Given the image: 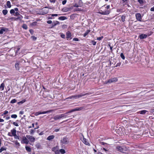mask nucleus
<instances>
[{
  "mask_svg": "<svg viewBox=\"0 0 154 154\" xmlns=\"http://www.w3.org/2000/svg\"><path fill=\"white\" fill-rule=\"evenodd\" d=\"M90 94L89 93H87L84 94H80L78 95H72L71 96L68 97H67L66 98L67 99H77L79 98L82 96H85L86 95H89Z\"/></svg>",
  "mask_w": 154,
  "mask_h": 154,
  "instance_id": "obj_1",
  "label": "nucleus"
},
{
  "mask_svg": "<svg viewBox=\"0 0 154 154\" xmlns=\"http://www.w3.org/2000/svg\"><path fill=\"white\" fill-rule=\"evenodd\" d=\"M60 141V143H62V144H67L69 143V142L68 138L65 137H64Z\"/></svg>",
  "mask_w": 154,
  "mask_h": 154,
  "instance_id": "obj_2",
  "label": "nucleus"
},
{
  "mask_svg": "<svg viewBox=\"0 0 154 154\" xmlns=\"http://www.w3.org/2000/svg\"><path fill=\"white\" fill-rule=\"evenodd\" d=\"M52 111V110H48L46 111H43V112H41L39 111L38 112H36L35 113V116H37L41 114H44L45 113H47L49 112H51Z\"/></svg>",
  "mask_w": 154,
  "mask_h": 154,
  "instance_id": "obj_3",
  "label": "nucleus"
},
{
  "mask_svg": "<svg viewBox=\"0 0 154 154\" xmlns=\"http://www.w3.org/2000/svg\"><path fill=\"white\" fill-rule=\"evenodd\" d=\"M118 79L117 78H111L109 79L106 82V83H110L113 82H117Z\"/></svg>",
  "mask_w": 154,
  "mask_h": 154,
  "instance_id": "obj_4",
  "label": "nucleus"
},
{
  "mask_svg": "<svg viewBox=\"0 0 154 154\" xmlns=\"http://www.w3.org/2000/svg\"><path fill=\"white\" fill-rule=\"evenodd\" d=\"M98 13L102 15H107L110 13V11L108 10H106L105 11H102V10H100Z\"/></svg>",
  "mask_w": 154,
  "mask_h": 154,
  "instance_id": "obj_5",
  "label": "nucleus"
},
{
  "mask_svg": "<svg viewBox=\"0 0 154 154\" xmlns=\"http://www.w3.org/2000/svg\"><path fill=\"white\" fill-rule=\"evenodd\" d=\"M23 17L22 15H20V16H19L18 17H11L9 19L10 20H22L23 18Z\"/></svg>",
  "mask_w": 154,
  "mask_h": 154,
  "instance_id": "obj_6",
  "label": "nucleus"
},
{
  "mask_svg": "<svg viewBox=\"0 0 154 154\" xmlns=\"http://www.w3.org/2000/svg\"><path fill=\"white\" fill-rule=\"evenodd\" d=\"M85 109V108L84 107L82 106L81 107H80L79 108H76L73 109H72V110L69 111V112H73L74 111H80L82 109Z\"/></svg>",
  "mask_w": 154,
  "mask_h": 154,
  "instance_id": "obj_7",
  "label": "nucleus"
},
{
  "mask_svg": "<svg viewBox=\"0 0 154 154\" xmlns=\"http://www.w3.org/2000/svg\"><path fill=\"white\" fill-rule=\"evenodd\" d=\"M26 137L31 142H34L35 141V138L32 136L27 135H26Z\"/></svg>",
  "mask_w": 154,
  "mask_h": 154,
  "instance_id": "obj_8",
  "label": "nucleus"
},
{
  "mask_svg": "<svg viewBox=\"0 0 154 154\" xmlns=\"http://www.w3.org/2000/svg\"><path fill=\"white\" fill-rule=\"evenodd\" d=\"M29 142L27 138L25 137H23L21 142L22 143L28 144Z\"/></svg>",
  "mask_w": 154,
  "mask_h": 154,
  "instance_id": "obj_9",
  "label": "nucleus"
},
{
  "mask_svg": "<svg viewBox=\"0 0 154 154\" xmlns=\"http://www.w3.org/2000/svg\"><path fill=\"white\" fill-rule=\"evenodd\" d=\"M136 19L139 21H141V14L139 13H137L135 15Z\"/></svg>",
  "mask_w": 154,
  "mask_h": 154,
  "instance_id": "obj_10",
  "label": "nucleus"
},
{
  "mask_svg": "<svg viewBox=\"0 0 154 154\" xmlns=\"http://www.w3.org/2000/svg\"><path fill=\"white\" fill-rule=\"evenodd\" d=\"M70 113V112H68L64 113L59 114L60 119L63 118H66L67 116V114Z\"/></svg>",
  "mask_w": 154,
  "mask_h": 154,
  "instance_id": "obj_11",
  "label": "nucleus"
},
{
  "mask_svg": "<svg viewBox=\"0 0 154 154\" xmlns=\"http://www.w3.org/2000/svg\"><path fill=\"white\" fill-rule=\"evenodd\" d=\"M60 22L58 21H54L52 24V26L51 28L54 27V26H56L57 25L59 24Z\"/></svg>",
  "mask_w": 154,
  "mask_h": 154,
  "instance_id": "obj_12",
  "label": "nucleus"
},
{
  "mask_svg": "<svg viewBox=\"0 0 154 154\" xmlns=\"http://www.w3.org/2000/svg\"><path fill=\"white\" fill-rule=\"evenodd\" d=\"M147 37V35L145 34H141L139 35V38L140 39L146 38Z\"/></svg>",
  "mask_w": 154,
  "mask_h": 154,
  "instance_id": "obj_13",
  "label": "nucleus"
},
{
  "mask_svg": "<svg viewBox=\"0 0 154 154\" xmlns=\"http://www.w3.org/2000/svg\"><path fill=\"white\" fill-rule=\"evenodd\" d=\"M82 141L83 142L85 145H88L89 146H90V143L88 142L87 140L84 137Z\"/></svg>",
  "mask_w": 154,
  "mask_h": 154,
  "instance_id": "obj_14",
  "label": "nucleus"
},
{
  "mask_svg": "<svg viewBox=\"0 0 154 154\" xmlns=\"http://www.w3.org/2000/svg\"><path fill=\"white\" fill-rule=\"evenodd\" d=\"M117 149L119 150L122 152H124V148L121 146H117Z\"/></svg>",
  "mask_w": 154,
  "mask_h": 154,
  "instance_id": "obj_15",
  "label": "nucleus"
},
{
  "mask_svg": "<svg viewBox=\"0 0 154 154\" xmlns=\"http://www.w3.org/2000/svg\"><path fill=\"white\" fill-rule=\"evenodd\" d=\"M53 119L55 121L59 120L60 119V118L59 115H57L54 116Z\"/></svg>",
  "mask_w": 154,
  "mask_h": 154,
  "instance_id": "obj_16",
  "label": "nucleus"
},
{
  "mask_svg": "<svg viewBox=\"0 0 154 154\" xmlns=\"http://www.w3.org/2000/svg\"><path fill=\"white\" fill-rule=\"evenodd\" d=\"M54 137V136L53 135H51L49 136L47 138V140H51L53 139Z\"/></svg>",
  "mask_w": 154,
  "mask_h": 154,
  "instance_id": "obj_17",
  "label": "nucleus"
},
{
  "mask_svg": "<svg viewBox=\"0 0 154 154\" xmlns=\"http://www.w3.org/2000/svg\"><path fill=\"white\" fill-rule=\"evenodd\" d=\"M71 33L69 32H68L66 33V38H67L68 39L71 37Z\"/></svg>",
  "mask_w": 154,
  "mask_h": 154,
  "instance_id": "obj_18",
  "label": "nucleus"
},
{
  "mask_svg": "<svg viewBox=\"0 0 154 154\" xmlns=\"http://www.w3.org/2000/svg\"><path fill=\"white\" fill-rule=\"evenodd\" d=\"M70 10V8H69L65 7L63 8L62 10L64 12H67L69 11Z\"/></svg>",
  "mask_w": 154,
  "mask_h": 154,
  "instance_id": "obj_19",
  "label": "nucleus"
},
{
  "mask_svg": "<svg viewBox=\"0 0 154 154\" xmlns=\"http://www.w3.org/2000/svg\"><path fill=\"white\" fill-rule=\"evenodd\" d=\"M11 132L12 133V135H12V136H14L16 134V130L15 129H14L12 130H11Z\"/></svg>",
  "mask_w": 154,
  "mask_h": 154,
  "instance_id": "obj_20",
  "label": "nucleus"
},
{
  "mask_svg": "<svg viewBox=\"0 0 154 154\" xmlns=\"http://www.w3.org/2000/svg\"><path fill=\"white\" fill-rule=\"evenodd\" d=\"M35 146L38 149H40L41 148V146L39 143H37L35 145Z\"/></svg>",
  "mask_w": 154,
  "mask_h": 154,
  "instance_id": "obj_21",
  "label": "nucleus"
},
{
  "mask_svg": "<svg viewBox=\"0 0 154 154\" xmlns=\"http://www.w3.org/2000/svg\"><path fill=\"white\" fill-rule=\"evenodd\" d=\"M67 19V17L65 16H61L58 18L59 20H64Z\"/></svg>",
  "mask_w": 154,
  "mask_h": 154,
  "instance_id": "obj_22",
  "label": "nucleus"
},
{
  "mask_svg": "<svg viewBox=\"0 0 154 154\" xmlns=\"http://www.w3.org/2000/svg\"><path fill=\"white\" fill-rule=\"evenodd\" d=\"M15 67L16 69L19 70V63L18 62H16L15 64Z\"/></svg>",
  "mask_w": 154,
  "mask_h": 154,
  "instance_id": "obj_23",
  "label": "nucleus"
},
{
  "mask_svg": "<svg viewBox=\"0 0 154 154\" xmlns=\"http://www.w3.org/2000/svg\"><path fill=\"white\" fill-rule=\"evenodd\" d=\"M90 32V30H87L85 33L83 34V36L85 37L87 35H88L89 32Z\"/></svg>",
  "mask_w": 154,
  "mask_h": 154,
  "instance_id": "obj_24",
  "label": "nucleus"
},
{
  "mask_svg": "<svg viewBox=\"0 0 154 154\" xmlns=\"http://www.w3.org/2000/svg\"><path fill=\"white\" fill-rule=\"evenodd\" d=\"M147 111L146 110H143L139 112L140 114H144L146 113V112H147Z\"/></svg>",
  "mask_w": 154,
  "mask_h": 154,
  "instance_id": "obj_25",
  "label": "nucleus"
},
{
  "mask_svg": "<svg viewBox=\"0 0 154 154\" xmlns=\"http://www.w3.org/2000/svg\"><path fill=\"white\" fill-rule=\"evenodd\" d=\"M58 147L57 146H56L52 148V151L55 152V151H57V150H58Z\"/></svg>",
  "mask_w": 154,
  "mask_h": 154,
  "instance_id": "obj_26",
  "label": "nucleus"
},
{
  "mask_svg": "<svg viewBox=\"0 0 154 154\" xmlns=\"http://www.w3.org/2000/svg\"><path fill=\"white\" fill-rule=\"evenodd\" d=\"M27 151L29 152H30L31 151V148L29 146H26L25 147Z\"/></svg>",
  "mask_w": 154,
  "mask_h": 154,
  "instance_id": "obj_27",
  "label": "nucleus"
},
{
  "mask_svg": "<svg viewBox=\"0 0 154 154\" xmlns=\"http://www.w3.org/2000/svg\"><path fill=\"white\" fill-rule=\"evenodd\" d=\"M5 86V84L4 83H2L0 85V88L2 89V90H3L4 89V87Z\"/></svg>",
  "mask_w": 154,
  "mask_h": 154,
  "instance_id": "obj_28",
  "label": "nucleus"
},
{
  "mask_svg": "<svg viewBox=\"0 0 154 154\" xmlns=\"http://www.w3.org/2000/svg\"><path fill=\"white\" fill-rule=\"evenodd\" d=\"M62 154H64L66 152L64 149H61L59 151Z\"/></svg>",
  "mask_w": 154,
  "mask_h": 154,
  "instance_id": "obj_29",
  "label": "nucleus"
},
{
  "mask_svg": "<svg viewBox=\"0 0 154 154\" xmlns=\"http://www.w3.org/2000/svg\"><path fill=\"white\" fill-rule=\"evenodd\" d=\"M7 5L8 8H10L11 7L10 2L9 1L7 2Z\"/></svg>",
  "mask_w": 154,
  "mask_h": 154,
  "instance_id": "obj_30",
  "label": "nucleus"
},
{
  "mask_svg": "<svg viewBox=\"0 0 154 154\" xmlns=\"http://www.w3.org/2000/svg\"><path fill=\"white\" fill-rule=\"evenodd\" d=\"M8 11L7 10H4L2 11V13L4 15H6L8 13Z\"/></svg>",
  "mask_w": 154,
  "mask_h": 154,
  "instance_id": "obj_31",
  "label": "nucleus"
},
{
  "mask_svg": "<svg viewBox=\"0 0 154 154\" xmlns=\"http://www.w3.org/2000/svg\"><path fill=\"white\" fill-rule=\"evenodd\" d=\"M6 148L5 147H2L0 149V152H2L3 151L6 150Z\"/></svg>",
  "mask_w": 154,
  "mask_h": 154,
  "instance_id": "obj_32",
  "label": "nucleus"
},
{
  "mask_svg": "<svg viewBox=\"0 0 154 154\" xmlns=\"http://www.w3.org/2000/svg\"><path fill=\"white\" fill-rule=\"evenodd\" d=\"M125 15H122L121 17L122 20L123 22H124L125 21Z\"/></svg>",
  "mask_w": 154,
  "mask_h": 154,
  "instance_id": "obj_33",
  "label": "nucleus"
},
{
  "mask_svg": "<svg viewBox=\"0 0 154 154\" xmlns=\"http://www.w3.org/2000/svg\"><path fill=\"white\" fill-rule=\"evenodd\" d=\"M22 27L23 28L25 29H27V26L25 24H23V25Z\"/></svg>",
  "mask_w": 154,
  "mask_h": 154,
  "instance_id": "obj_34",
  "label": "nucleus"
},
{
  "mask_svg": "<svg viewBox=\"0 0 154 154\" xmlns=\"http://www.w3.org/2000/svg\"><path fill=\"white\" fill-rule=\"evenodd\" d=\"M11 117L12 118L16 119L17 117V116L16 114H13L11 116Z\"/></svg>",
  "mask_w": 154,
  "mask_h": 154,
  "instance_id": "obj_35",
  "label": "nucleus"
},
{
  "mask_svg": "<svg viewBox=\"0 0 154 154\" xmlns=\"http://www.w3.org/2000/svg\"><path fill=\"white\" fill-rule=\"evenodd\" d=\"M145 0H138V2L140 4H143Z\"/></svg>",
  "mask_w": 154,
  "mask_h": 154,
  "instance_id": "obj_36",
  "label": "nucleus"
},
{
  "mask_svg": "<svg viewBox=\"0 0 154 154\" xmlns=\"http://www.w3.org/2000/svg\"><path fill=\"white\" fill-rule=\"evenodd\" d=\"M120 56L122 59L124 60L125 59V57L123 53H121L120 54Z\"/></svg>",
  "mask_w": 154,
  "mask_h": 154,
  "instance_id": "obj_37",
  "label": "nucleus"
},
{
  "mask_svg": "<svg viewBox=\"0 0 154 154\" xmlns=\"http://www.w3.org/2000/svg\"><path fill=\"white\" fill-rule=\"evenodd\" d=\"M17 102V100L15 99H14L11 101V103H16Z\"/></svg>",
  "mask_w": 154,
  "mask_h": 154,
  "instance_id": "obj_38",
  "label": "nucleus"
},
{
  "mask_svg": "<svg viewBox=\"0 0 154 154\" xmlns=\"http://www.w3.org/2000/svg\"><path fill=\"white\" fill-rule=\"evenodd\" d=\"M10 13L11 14H13L15 13V11L14 9H11L10 11Z\"/></svg>",
  "mask_w": 154,
  "mask_h": 154,
  "instance_id": "obj_39",
  "label": "nucleus"
},
{
  "mask_svg": "<svg viewBox=\"0 0 154 154\" xmlns=\"http://www.w3.org/2000/svg\"><path fill=\"white\" fill-rule=\"evenodd\" d=\"M31 38L33 41H35L37 39V38L34 36H32Z\"/></svg>",
  "mask_w": 154,
  "mask_h": 154,
  "instance_id": "obj_40",
  "label": "nucleus"
},
{
  "mask_svg": "<svg viewBox=\"0 0 154 154\" xmlns=\"http://www.w3.org/2000/svg\"><path fill=\"white\" fill-rule=\"evenodd\" d=\"M91 43L93 45H95L96 44V42L94 41H92L91 42Z\"/></svg>",
  "mask_w": 154,
  "mask_h": 154,
  "instance_id": "obj_41",
  "label": "nucleus"
},
{
  "mask_svg": "<svg viewBox=\"0 0 154 154\" xmlns=\"http://www.w3.org/2000/svg\"><path fill=\"white\" fill-rule=\"evenodd\" d=\"M37 22H34L32 23L31 24V25L33 26H35L36 25Z\"/></svg>",
  "mask_w": 154,
  "mask_h": 154,
  "instance_id": "obj_42",
  "label": "nucleus"
},
{
  "mask_svg": "<svg viewBox=\"0 0 154 154\" xmlns=\"http://www.w3.org/2000/svg\"><path fill=\"white\" fill-rule=\"evenodd\" d=\"M13 136L14 137V138L15 139H19V136H18L16 135V134L14 136Z\"/></svg>",
  "mask_w": 154,
  "mask_h": 154,
  "instance_id": "obj_43",
  "label": "nucleus"
},
{
  "mask_svg": "<svg viewBox=\"0 0 154 154\" xmlns=\"http://www.w3.org/2000/svg\"><path fill=\"white\" fill-rule=\"evenodd\" d=\"M13 124L14 125H15V126H19V125L18 124V123L17 122H14L13 123Z\"/></svg>",
  "mask_w": 154,
  "mask_h": 154,
  "instance_id": "obj_44",
  "label": "nucleus"
},
{
  "mask_svg": "<svg viewBox=\"0 0 154 154\" xmlns=\"http://www.w3.org/2000/svg\"><path fill=\"white\" fill-rule=\"evenodd\" d=\"M25 102V100H23L21 101H20V102H19L18 103V104H22L24 102Z\"/></svg>",
  "mask_w": 154,
  "mask_h": 154,
  "instance_id": "obj_45",
  "label": "nucleus"
},
{
  "mask_svg": "<svg viewBox=\"0 0 154 154\" xmlns=\"http://www.w3.org/2000/svg\"><path fill=\"white\" fill-rule=\"evenodd\" d=\"M15 144L18 146H20V143L17 142V141H16L15 142Z\"/></svg>",
  "mask_w": 154,
  "mask_h": 154,
  "instance_id": "obj_46",
  "label": "nucleus"
},
{
  "mask_svg": "<svg viewBox=\"0 0 154 154\" xmlns=\"http://www.w3.org/2000/svg\"><path fill=\"white\" fill-rule=\"evenodd\" d=\"M66 2H67V0H64L62 2V4L63 5H65V4H66Z\"/></svg>",
  "mask_w": 154,
  "mask_h": 154,
  "instance_id": "obj_47",
  "label": "nucleus"
},
{
  "mask_svg": "<svg viewBox=\"0 0 154 154\" xmlns=\"http://www.w3.org/2000/svg\"><path fill=\"white\" fill-rule=\"evenodd\" d=\"M60 36H61V37H62V38H65V35L64 34H61Z\"/></svg>",
  "mask_w": 154,
  "mask_h": 154,
  "instance_id": "obj_48",
  "label": "nucleus"
},
{
  "mask_svg": "<svg viewBox=\"0 0 154 154\" xmlns=\"http://www.w3.org/2000/svg\"><path fill=\"white\" fill-rule=\"evenodd\" d=\"M18 15H20H20H21L20 14H19V13L17 12H15V16H18Z\"/></svg>",
  "mask_w": 154,
  "mask_h": 154,
  "instance_id": "obj_49",
  "label": "nucleus"
},
{
  "mask_svg": "<svg viewBox=\"0 0 154 154\" xmlns=\"http://www.w3.org/2000/svg\"><path fill=\"white\" fill-rule=\"evenodd\" d=\"M73 7H77V8H78V7H79V5H78L77 4H75L74 5H73Z\"/></svg>",
  "mask_w": 154,
  "mask_h": 154,
  "instance_id": "obj_50",
  "label": "nucleus"
},
{
  "mask_svg": "<svg viewBox=\"0 0 154 154\" xmlns=\"http://www.w3.org/2000/svg\"><path fill=\"white\" fill-rule=\"evenodd\" d=\"M103 38V36H102L101 37H98L97 38V39L98 40H100L102 39V38Z\"/></svg>",
  "mask_w": 154,
  "mask_h": 154,
  "instance_id": "obj_51",
  "label": "nucleus"
},
{
  "mask_svg": "<svg viewBox=\"0 0 154 154\" xmlns=\"http://www.w3.org/2000/svg\"><path fill=\"white\" fill-rule=\"evenodd\" d=\"M73 40L75 41H78L79 39L77 38H73Z\"/></svg>",
  "mask_w": 154,
  "mask_h": 154,
  "instance_id": "obj_52",
  "label": "nucleus"
},
{
  "mask_svg": "<svg viewBox=\"0 0 154 154\" xmlns=\"http://www.w3.org/2000/svg\"><path fill=\"white\" fill-rule=\"evenodd\" d=\"M54 152L55 154H59L60 153L59 151L58 150H57V151H56Z\"/></svg>",
  "mask_w": 154,
  "mask_h": 154,
  "instance_id": "obj_53",
  "label": "nucleus"
},
{
  "mask_svg": "<svg viewBox=\"0 0 154 154\" xmlns=\"http://www.w3.org/2000/svg\"><path fill=\"white\" fill-rule=\"evenodd\" d=\"M34 131L33 130H31L30 131V133L31 134H32L34 132Z\"/></svg>",
  "mask_w": 154,
  "mask_h": 154,
  "instance_id": "obj_54",
  "label": "nucleus"
},
{
  "mask_svg": "<svg viewBox=\"0 0 154 154\" xmlns=\"http://www.w3.org/2000/svg\"><path fill=\"white\" fill-rule=\"evenodd\" d=\"M51 15L52 17L57 16H58V14H52Z\"/></svg>",
  "mask_w": 154,
  "mask_h": 154,
  "instance_id": "obj_55",
  "label": "nucleus"
},
{
  "mask_svg": "<svg viewBox=\"0 0 154 154\" xmlns=\"http://www.w3.org/2000/svg\"><path fill=\"white\" fill-rule=\"evenodd\" d=\"M29 32H30V33L32 34H33V33L34 32V31H33V30L32 29H30L29 30Z\"/></svg>",
  "mask_w": 154,
  "mask_h": 154,
  "instance_id": "obj_56",
  "label": "nucleus"
},
{
  "mask_svg": "<svg viewBox=\"0 0 154 154\" xmlns=\"http://www.w3.org/2000/svg\"><path fill=\"white\" fill-rule=\"evenodd\" d=\"M47 23H48V24H51L52 23V22L51 20H48L47 21Z\"/></svg>",
  "mask_w": 154,
  "mask_h": 154,
  "instance_id": "obj_57",
  "label": "nucleus"
},
{
  "mask_svg": "<svg viewBox=\"0 0 154 154\" xmlns=\"http://www.w3.org/2000/svg\"><path fill=\"white\" fill-rule=\"evenodd\" d=\"M120 65H121V63H118L116 64V67L119 66H120Z\"/></svg>",
  "mask_w": 154,
  "mask_h": 154,
  "instance_id": "obj_58",
  "label": "nucleus"
},
{
  "mask_svg": "<svg viewBox=\"0 0 154 154\" xmlns=\"http://www.w3.org/2000/svg\"><path fill=\"white\" fill-rule=\"evenodd\" d=\"M50 120H51V122H54L55 121V120H54V119L53 118H51L50 119Z\"/></svg>",
  "mask_w": 154,
  "mask_h": 154,
  "instance_id": "obj_59",
  "label": "nucleus"
},
{
  "mask_svg": "<svg viewBox=\"0 0 154 154\" xmlns=\"http://www.w3.org/2000/svg\"><path fill=\"white\" fill-rule=\"evenodd\" d=\"M8 113V112L7 110H5L4 111V115H6Z\"/></svg>",
  "mask_w": 154,
  "mask_h": 154,
  "instance_id": "obj_60",
  "label": "nucleus"
},
{
  "mask_svg": "<svg viewBox=\"0 0 154 154\" xmlns=\"http://www.w3.org/2000/svg\"><path fill=\"white\" fill-rule=\"evenodd\" d=\"M150 11H154V6L153 7H152L151 8Z\"/></svg>",
  "mask_w": 154,
  "mask_h": 154,
  "instance_id": "obj_61",
  "label": "nucleus"
},
{
  "mask_svg": "<svg viewBox=\"0 0 154 154\" xmlns=\"http://www.w3.org/2000/svg\"><path fill=\"white\" fill-rule=\"evenodd\" d=\"M100 144H101L102 145H104L106 144V143H104L102 142H100Z\"/></svg>",
  "mask_w": 154,
  "mask_h": 154,
  "instance_id": "obj_62",
  "label": "nucleus"
},
{
  "mask_svg": "<svg viewBox=\"0 0 154 154\" xmlns=\"http://www.w3.org/2000/svg\"><path fill=\"white\" fill-rule=\"evenodd\" d=\"M23 113H24L23 111H20V113H19L20 114H21V115L23 114Z\"/></svg>",
  "mask_w": 154,
  "mask_h": 154,
  "instance_id": "obj_63",
  "label": "nucleus"
},
{
  "mask_svg": "<svg viewBox=\"0 0 154 154\" xmlns=\"http://www.w3.org/2000/svg\"><path fill=\"white\" fill-rule=\"evenodd\" d=\"M109 8H110L109 5H108L106 7V8L107 9H109Z\"/></svg>",
  "mask_w": 154,
  "mask_h": 154,
  "instance_id": "obj_64",
  "label": "nucleus"
}]
</instances>
